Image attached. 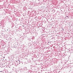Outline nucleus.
I'll list each match as a JSON object with an SVG mask.
<instances>
[{"instance_id": "nucleus-1", "label": "nucleus", "mask_w": 73, "mask_h": 73, "mask_svg": "<svg viewBox=\"0 0 73 73\" xmlns=\"http://www.w3.org/2000/svg\"><path fill=\"white\" fill-rule=\"evenodd\" d=\"M1 72H2V71H0Z\"/></svg>"}]
</instances>
